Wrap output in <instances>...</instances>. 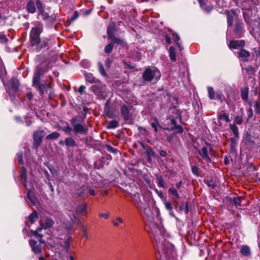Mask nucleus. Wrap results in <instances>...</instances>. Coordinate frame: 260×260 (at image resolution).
Segmentation results:
<instances>
[{"label":"nucleus","instance_id":"e433bc0d","mask_svg":"<svg viewBox=\"0 0 260 260\" xmlns=\"http://www.w3.org/2000/svg\"><path fill=\"white\" fill-rule=\"evenodd\" d=\"M230 128L233 131L236 137H238V128L235 124H230Z\"/></svg>","mask_w":260,"mask_h":260},{"label":"nucleus","instance_id":"5fc2aeb1","mask_svg":"<svg viewBox=\"0 0 260 260\" xmlns=\"http://www.w3.org/2000/svg\"><path fill=\"white\" fill-rule=\"evenodd\" d=\"M253 111L252 109H249L247 111L248 119L253 118Z\"/></svg>","mask_w":260,"mask_h":260},{"label":"nucleus","instance_id":"ddd939ff","mask_svg":"<svg viewBox=\"0 0 260 260\" xmlns=\"http://www.w3.org/2000/svg\"><path fill=\"white\" fill-rule=\"evenodd\" d=\"M87 209L88 207L86 204H79L76 208V212L78 215L86 216L88 213Z\"/></svg>","mask_w":260,"mask_h":260},{"label":"nucleus","instance_id":"37998d69","mask_svg":"<svg viewBox=\"0 0 260 260\" xmlns=\"http://www.w3.org/2000/svg\"><path fill=\"white\" fill-rule=\"evenodd\" d=\"M99 69L100 73L103 76H106L107 74L105 71L104 68L102 64L101 63H99Z\"/></svg>","mask_w":260,"mask_h":260},{"label":"nucleus","instance_id":"338daca9","mask_svg":"<svg viewBox=\"0 0 260 260\" xmlns=\"http://www.w3.org/2000/svg\"><path fill=\"white\" fill-rule=\"evenodd\" d=\"M157 193H158L159 197H160L164 201H165V200H166V198L165 197V196L163 195V194L161 192H158L157 191Z\"/></svg>","mask_w":260,"mask_h":260},{"label":"nucleus","instance_id":"f257e3e1","mask_svg":"<svg viewBox=\"0 0 260 260\" xmlns=\"http://www.w3.org/2000/svg\"><path fill=\"white\" fill-rule=\"evenodd\" d=\"M140 211L148 222L149 232L153 237L160 260H169L174 255L175 252L173 245L165 237L164 229L160 221L158 210H151L147 205Z\"/></svg>","mask_w":260,"mask_h":260},{"label":"nucleus","instance_id":"774afa93","mask_svg":"<svg viewBox=\"0 0 260 260\" xmlns=\"http://www.w3.org/2000/svg\"><path fill=\"white\" fill-rule=\"evenodd\" d=\"M165 40L168 43V44H171V38L168 37V36H166V37H165Z\"/></svg>","mask_w":260,"mask_h":260},{"label":"nucleus","instance_id":"c9c22d12","mask_svg":"<svg viewBox=\"0 0 260 260\" xmlns=\"http://www.w3.org/2000/svg\"><path fill=\"white\" fill-rule=\"evenodd\" d=\"M172 36H173V39H174V41H175L176 45L180 48V50H181L182 48H181L180 43H179V41L180 39L179 36L176 33L172 34Z\"/></svg>","mask_w":260,"mask_h":260},{"label":"nucleus","instance_id":"a18cd8bd","mask_svg":"<svg viewBox=\"0 0 260 260\" xmlns=\"http://www.w3.org/2000/svg\"><path fill=\"white\" fill-rule=\"evenodd\" d=\"M164 204L165 205L166 208L168 210L171 211L172 210L173 208L172 206V204L170 202H167L166 200H165V201H164Z\"/></svg>","mask_w":260,"mask_h":260},{"label":"nucleus","instance_id":"49530a36","mask_svg":"<svg viewBox=\"0 0 260 260\" xmlns=\"http://www.w3.org/2000/svg\"><path fill=\"white\" fill-rule=\"evenodd\" d=\"M17 157H18V162L22 165L23 164V154L21 152L18 153L17 154Z\"/></svg>","mask_w":260,"mask_h":260},{"label":"nucleus","instance_id":"13d9d810","mask_svg":"<svg viewBox=\"0 0 260 260\" xmlns=\"http://www.w3.org/2000/svg\"><path fill=\"white\" fill-rule=\"evenodd\" d=\"M107 150L109 152L115 153L116 151V149H115L114 148H113L112 147H111L110 146H107Z\"/></svg>","mask_w":260,"mask_h":260},{"label":"nucleus","instance_id":"9d476101","mask_svg":"<svg viewBox=\"0 0 260 260\" xmlns=\"http://www.w3.org/2000/svg\"><path fill=\"white\" fill-rule=\"evenodd\" d=\"M207 91L209 94V98L210 100H216L221 102H222V99L221 94L218 92H215L212 87H208Z\"/></svg>","mask_w":260,"mask_h":260},{"label":"nucleus","instance_id":"f8f14e48","mask_svg":"<svg viewBox=\"0 0 260 260\" xmlns=\"http://www.w3.org/2000/svg\"><path fill=\"white\" fill-rule=\"evenodd\" d=\"M132 106L131 105H123L121 107V114L125 120L129 119L131 113V111L132 110Z\"/></svg>","mask_w":260,"mask_h":260},{"label":"nucleus","instance_id":"39448f33","mask_svg":"<svg viewBox=\"0 0 260 260\" xmlns=\"http://www.w3.org/2000/svg\"><path fill=\"white\" fill-rule=\"evenodd\" d=\"M43 74V71L42 68L38 67L36 69L32 79L33 85L39 90L41 95L43 94L44 88V86L40 83V76Z\"/></svg>","mask_w":260,"mask_h":260},{"label":"nucleus","instance_id":"603ef678","mask_svg":"<svg viewBox=\"0 0 260 260\" xmlns=\"http://www.w3.org/2000/svg\"><path fill=\"white\" fill-rule=\"evenodd\" d=\"M36 5H37L38 10L40 12H42L43 11V5H42L41 2L40 1H37L36 2Z\"/></svg>","mask_w":260,"mask_h":260},{"label":"nucleus","instance_id":"ea45409f","mask_svg":"<svg viewBox=\"0 0 260 260\" xmlns=\"http://www.w3.org/2000/svg\"><path fill=\"white\" fill-rule=\"evenodd\" d=\"M242 198L241 197H237L236 198L234 197L233 198V203L236 206H240L241 203V201Z\"/></svg>","mask_w":260,"mask_h":260},{"label":"nucleus","instance_id":"864d4df0","mask_svg":"<svg viewBox=\"0 0 260 260\" xmlns=\"http://www.w3.org/2000/svg\"><path fill=\"white\" fill-rule=\"evenodd\" d=\"M192 172L196 176H199V169L196 167L193 166L191 168Z\"/></svg>","mask_w":260,"mask_h":260},{"label":"nucleus","instance_id":"8fccbe9b","mask_svg":"<svg viewBox=\"0 0 260 260\" xmlns=\"http://www.w3.org/2000/svg\"><path fill=\"white\" fill-rule=\"evenodd\" d=\"M234 122L236 123V124H242V122H243V120H242V118L241 117L239 116H237L236 117L235 119V121Z\"/></svg>","mask_w":260,"mask_h":260},{"label":"nucleus","instance_id":"5701e85b","mask_svg":"<svg viewBox=\"0 0 260 260\" xmlns=\"http://www.w3.org/2000/svg\"><path fill=\"white\" fill-rule=\"evenodd\" d=\"M147 159L148 161H151L152 158L155 156V152L150 148H148L146 150V151Z\"/></svg>","mask_w":260,"mask_h":260},{"label":"nucleus","instance_id":"f03ea898","mask_svg":"<svg viewBox=\"0 0 260 260\" xmlns=\"http://www.w3.org/2000/svg\"><path fill=\"white\" fill-rule=\"evenodd\" d=\"M159 71L155 67H149L145 70L143 74V78L146 81L155 80L157 82L160 78Z\"/></svg>","mask_w":260,"mask_h":260},{"label":"nucleus","instance_id":"7ed1b4c3","mask_svg":"<svg viewBox=\"0 0 260 260\" xmlns=\"http://www.w3.org/2000/svg\"><path fill=\"white\" fill-rule=\"evenodd\" d=\"M43 31V26L39 25L33 27L30 33V41L32 46H35L37 47L40 43V35Z\"/></svg>","mask_w":260,"mask_h":260},{"label":"nucleus","instance_id":"09e8293b","mask_svg":"<svg viewBox=\"0 0 260 260\" xmlns=\"http://www.w3.org/2000/svg\"><path fill=\"white\" fill-rule=\"evenodd\" d=\"M254 109L256 113H260V106L258 102H255L254 105Z\"/></svg>","mask_w":260,"mask_h":260},{"label":"nucleus","instance_id":"a211bd4d","mask_svg":"<svg viewBox=\"0 0 260 260\" xmlns=\"http://www.w3.org/2000/svg\"><path fill=\"white\" fill-rule=\"evenodd\" d=\"M19 85V81L16 78H13L10 82V89H8V92L10 93V90H12L13 92H16Z\"/></svg>","mask_w":260,"mask_h":260},{"label":"nucleus","instance_id":"0eeeda50","mask_svg":"<svg viewBox=\"0 0 260 260\" xmlns=\"http://www.w3.org/2000/svg\"><path fill=\"white\" fill-rule=\"evenodd\" d=\"M70 220L71 221L68 222V223L65 224L66 228L69 230L73 229L74 224L76 223H78L82 229V230L84 232V233L86 232V228L84 226V225L81 223V220L77 217L74 214H73L70 216Z\"/></svg>","mask_w":260,"mask_h":260},{"label":"nucleus","instance_id":"bb28decb","mask_svg":"<svg viewBox=\"0 0 260 260\" xmlns=\"http://www.w3.org/2000/svg\"><path fill=\"white\" fill-rule=\"evenodd\" d=\"M27 10L28 11V12L31 13H34L36 11V7L35 6V4L33 2H29L27 4Z\"/></svg>","mask_w":260,"mask_h":260},{"label":"nucleus","instance_id":"473e14b6","mask_svg":"<svg viewBox=\"0 0 260 260\" xmlns=\"http://www.w3.org/2000/svg\"><path fill=\"white\" fill-rule=\"evenodd\" d=\"M59 137V134L54 132L47 135L46 139L48 140L56 139Z\"/></svg>","mask_w":260,"mask_h":260},{"label":"nucleus","instance_id":"c85d7f7f","mask_svg":"<svg viewBox=\"0 0 260 260\" xmlns=\"http://www.w3.org/2000/svg\"><path fill=\"white\" fill-rule=\"evenodd\" d=\"M48 41L49 39L48 38H44L42 41L40 40V44L38 45L37 48L38 50H40L42 48L46 47L48 43Z\"/></svg>","mask_w":260,"mask_h":260},{"label":"nucleus","instance_id":"1a4fd4ad","mask_svg":"<svg viewBox=\"0 0 260 260\" xmlns=\"http://www.w3.org/2000/svg\"><path fill=\"white\" fill-rule=\"evenodd\" d=\"M53 245L55 247L57 245H60L66 250L68 251L70 247V237L69 236L66 237L64 240L58 239V238H54L53 239Z\"/></svg>","mask_w":260,"mask_h":260},{"label":"nucleus","instance_id":"c756f323","mask_svg":"<svg viewBox=\"0 0 260 260\" xmlns=\"http://www.w3.org/2000/svg\"><path fill=\"white\" fill-rule=\"evenodd\" d=\"M170 52L169 56L171 60L173 61L176 60V53L175 51V49L173 46L170 47Z\"/></svg>","mask_w":260,"mask_h":260},{"label":"nucleus","instance_id":"423d86ee","mask_svg":"<svg viewBox=\"0 0 260 260\" xmlns=\"http://www.w3.org/2000/svg\"><path fill=\"white\" fill-rule=\"evenodd\" d=\"M80 120V117L78 116H76L72 119L71 123L74 127V130L76 133H86L88 131V128L85 124H81Z\"/></svg>","mask_w":260,"mask_h":260},{"label":"nucleus","instance_id":"0e129e2a","mask_svg":"<svg viewBox=\"0 0 260 260\" xmlns=\"http://www.w3.org/2000/svg\"><path fill=\"white\" fill-rule=\"evenodd\" d=\"M3 71L6 73L5 70L4 69V67L3 64H0V76L2 77V75L3 74Z\"/></svg>","mask_w":260,"mask_h":260},{"label":"nucleus","instance_id":"72a5a7b5","mask_svg":"<svg viewBox=\"0 0 260 260\" xmlns=\"http://www.w3.org/2000/svg\"><path fill=\"white\" fill-rule=\"evenodd\" d=\"M38 214L36 212H34L32 213L29 216V221L31 223H33L35 221H36V220L38 219Z\"/></svg>","mask_w":260,"mask_h":260},{"label":"nucleus","instance_id":"4be33fe9","mask_svg":"<svg viewBox=\"0 0 260 260\" xmlns=\"http://www.w3.org/2000/svg\"><path fill=\"white\" fill-rule=\"evenodd\" d=\"M115 43H116L121 46H125L126 44V42L120 38H117L113 36V38H110Z\"/></svg>","mask_w":260,"mask_h":260},{"label":"nucleus","instance_id":"4d7b16f0","mask_svg":"<svg viewBox=\"0 0 260 260\" xmlns=\"http://www.w3.org/2000/svg\"><path fill=\"white\" fill-rule=\"evenodd\" d=\"M99 217L104 218L105 219H108L109 217V213H100L99 215Z\"/></svg>","mask_w":260,"mask_h":260},{"label":"nucleus","instance_id":"a19ab883","mask_svg":"<svg viewBox=\"0 0 260 260\" xmlns=\"http://www.w3.org/2000/svg\"><path fill=\"white\" fill-rule=\"evenodd\" d=\"M39 18L45 20H46L49 17V15L47 13L44 12L42 11L40 12V13L39 14Z\"/></svg>","mask_w":260,"mask_h":260},{"label":"nucleus","instance_id":"3c124183","mask_svg":"<svg viewBox=\"0 0 260 260\" xmlns=\"http://www.w3.org/2000/svg\"><path fill=\"white\" fill-rule=\"evenodd\" d=\"M63 131H64L66 134H70V133L72 131V128L69 125H67L66 127H64L61 128Z\"/></svg>","mask_w":260,"mask_h":260},{"label":"nucleus","instance_id":"69168bd1","mask_svg":"<svg viewBox=\"0 0 260 260\" xmlns=\"http://www.w3.org/2000/svg\"><path fill=\"white\" fill-rule=\"evenodd\" d=\"M111 62V59L109 58H107L105 62V66L107 67H109Z\"/></svg>","mask_w":260,"mask_h":260},{"label":"nucleus","instance_id":"20e7f679","mask_svg":"<svg viewBox=\"0 0 260 260\" xmlns=\"http://www.w3.org/2000/svg\"><path fill=\"white\" fill-rule=\"evenodd\" d=\"M54 222L53 221L49 218H47L45 220H42L40 222L41 226L38 228L36 231H31V233L32 235L35 236L37 238H38L39 241L41 242V239L42 237V235L39 234V232L43 229H48L51 227Z\"/></svg>","mask_w":260,"mask_h":260},{"label":"nucleus","instance_id":"b1692460","mask_svg":"<svg viewBox=\"0 0 260 260\" xmlns=\"http://www.w3.org/2000/svg\"><path fill=\"white\" fill-rule=\"evenodd\" d=\"M198 2L200 5L201 7L206 12H210L212 9V8L211 6H206L203 0H198Z\"/></svg>","mask_w":260,"mask_h":260},{"label":"nucleus","instance_id":"f704fd0d","mask_svg":"<svg viewBox=\"0 0 260 260\" xmlns=\"http://www.w3.org/2000/svg\"><path fill=\"white\" fill-rule=\"evenodd\" d=\"M241 97L244 101H247L248 99V89L245 88L241 90Z\"/></svg>","mask_w":260,"mask_h":260},{"label":"nucleus","instance_id":"f3484780","mask_svg":"<svg viewBox=\"0 0 260 260\" xmlns=\"http://www.w3.org/2000/svg\"><path fill=\"white\" fill-rule=\"evenodd\" d=\"M249 56L250 53L245 49H241L239 52V57L242 61H247Z\"/></svg>","mask_w":260,"mask_h":260},{"label":"nucleus","instance_id":"052dcab7","mask_svg":"<svg viewBox=\"0 0 260 260\" xmlns=\"http://www.w3.org/2000/svg\"><path fill=\"white\" fill-rule=\"evenodd\" d=\"M85 87L84 86H83V85H81L79 87V92L81 94H82V93L85 92Z\"/></svg>","mask_w":260,"mask_h":260},{"label":"nucleus","instance_id":"58836bf2","mask_svg":"<svg viewBox=\"0 0 260 260\" xmlns=\"http://www.w3.org/2000/svg\"><path fill=\"white\" fill-rule=\"evenodd\" d=\"M123 222V220L121 217H117L115 220L113 221V224L116 226H118L119 225L120 223H122Z\"/></svg>","mask_w":260,"mask_h":260},{"label":"nucleus","instance_id":"6ab92c4d","mask_svg":"<svg viewBox=\"0 0 260 260\" xmlns=\"http://www.w3.org/2000/svg\"><path fill=\"white\" fill-rule=\"evenodd\" d=\"M115 23L114 22H111L109 24L107 28V35L109 39L110 38H113V36H114V32L115 31Z\"/></svg>","mask_w":260,"mask_h":260},{"label":"nucleus","instance_id":"2eb2a0df","mask_svg":"<svg viewBox=\"0 0 260 260\" xmlns=\"http://www.w3.org/2000/svg\"><path fill=\"white\" fill-rule=\"evenodd\" d=\"M198 152L203 159H205L207 162L211 161L210 158L208 155V149L207 147H203L201 150H198Z\"/></svg>","mask_w":260,"mask_h":260},{"label":"nucleus","instance_id":"aec40b11","mask_svg":"<svg viewBox=\"0 0 260 260\" xmlns=\"http://www.w3.org/2000/svg\"><path fill=\"white\" fill-rule=\"evenodd\" d=\"M27 172L24 167H21V179L26 188L28 189V185L26 184Z\"/></svg>","mask_w":260,"mask_h":260},{"label":"nucleus","instance_id":"6e6552de","mask_svg":"<svg viewBox=\"0 0 260 260\" xmlns=\"http://www.w3.org/2000/svg\"><path fill=\"white\" fill-rule=\"evenodd\" d=\"M133 200L135 201L136 206L139 210H142L145 207L147 206L148 201L143 196L136 194L134 196Z\"/></svg>","mask_w":260,"mask_h":260},{"label":"nucleus","instance_id":"2f4dec72","mask_svg":"<svg viewBox=\"0 0 260 260\" xmlns=\"http://www.w3.org/2000/svg\"><path fill=\"white\" fill-rule=\"evenodd\" d=\"M118 124L119 122L117 121L113 120L108 123V127L109 128L114 129L116 128L118 126Z\"/></svg>","mask_w":260,"mask_h":260},{"label":"nucleus","instance_id":"4468645a","mask_svg":"<svg viewBox=\"0 0 260 260\" xmlns=\"http://www.w3.org/2000/svg\"><path fill=\"white\" fill-rule=\"evenodd\" d=\"M245 45V42L243 40H236L231 41L229 43V47L233 49H239L241 47H244Z\"/></svg>","mask_w":260,"mask_h":260},{"label":"nucleus","instance_id":"a878e982","mask_svg":"<svg viewBox=\"0 0 260 260\" xmlns=\"http://www.w3.org/2000/svg\"><path fill=\"white\" fill-rule=\"evenodd\" d=\"M64 143L69 147H74L76 145L75 141L71 137L66 138L64 141Z\"/></svg>","mask_w":260,"mask_h":260},{"label":"nucleus","instance_id":"cd10ccee","mask_svg":"<svg viewBox=\"0 0 260 260\" xmlns=\"http://www.w3.org/2000/svg\"><path fill=\"white\" fill-rule=\"evenodd\" d=\"M86 80L88 82L92 83L96 82L97 80L95 78L93 75L90 73H87L85 74Z\"/></svg>","mask_w":260,"mask_h":260},{"label":"nucleus","instance_id":"4c0bfd02","mask_svg":"<svg viewBox=\"0 0 260 260\" xmlns=\"http://www.w3.org/2000/svg\"><path fill=\"white\" fill-rule=\"evenodd\" d=\"M113 44L112 43H109V44L106 46L105 48V52L108 54L111 53L113 50Z\"/></svg>","mask_w":260,"mask_h":260},{"label":"nucleus","instance_id":"79ce46f5","mask_svg":"<svg viewBox=\"0 0 260 260\" xmlns=\"http://www.w3.org/2000/svg\"><path fill=\"white\" fill-rule=\"evenodd\" d=\"M169 192L175 196L176 198L179 199L180 198L179 194H178L177 190L174 188H170L169 189Z\"/></svg>","mask_w":260,"mask_h":260},{"label":"nucleus","instance_id":"680f3d73","mask_svg":"<svg viewBox=\"0 0 260 260\" xmlns=\"http://www.w3.org/2000/svg\"><path fill=\"white\" fill-rule=\"evenodd\" d=\"M243 27L241 24H237L236 28L235 29V31L236 32H238L239 31H240L242 29Z\"/></svg>","mask_w":260,"mask_h":260},{"label":"nucleus","instance_id":"393cba45","mask_svg":"<svg viewBox=\"0 0 260 260\" xmlns=\"http://www.w3.org/2000/svg\"><path fill=\"white\" fill-rule=\"evenodd\" d=\"M241 252L244 256H248L250 254V248L248 246L244 245L241 248Z\"/></svg>","mask_w":260,"mask_h":260},{"label":"nucleus","instance_id":"412c9836","mask_svg":"<svg viewBox=\"0 0 260 260\" xmlns=\"http://www.w3.org/2000/svg\"><path fill=\"white\" fill-rule=\"evenodd\" d=\"M31 186L29 188L28 187V192H27V198L30 202L32 205H36V198L34 196L32 192L30 191Z\"/></svg>","mask_w":260,"mask_h":260},{"label":"nucleus","instance_id":"7c9ffc66","mask_svg":"<svg viewBox=\"0 0 260 260\" xmlns=\"http://www.w3.org/2000/svg\"><path fill=\"white\" fill-rule=\"evenodd\" d=\"M76 195L79 197L84 198L86 196V193L85 192V188L81 187L78 189L76 192Z\"/></svg>","mask_w":260,"mask_h":260},{"label":"nucleus","instance_id":"bf43d9fd","mask_svg":"<svg viewBox=\"0 0 260 260\" xmlns=\"http://www.w3.org/2000/svg\"><path fill=\"white\" fill-rule=\"evenodd\" d=\"M158 124V122H156V123H154V122H152L151 123V126L154 128V131L155 132H157V125Z\"/></svg>","mask_w":260,"mask_h":260},{"label":"nucleus","instance_id":"dca6fc26","mask_svg":"<svg viewBox=\"0 0 260 260\" xmlns=\"http://www.w3.org/2000/svg\"><path fill=\"white\" fill-rule=\"evenodd\" d=\"M29 244L34 253L36 254H39L41 252V245L39 244H38L37 241L31 240L29 241Z\"/></svg>","mask_w":260,"mask_h":260},{"label":"nucleus","instance_id":"6e6d98bb","mask_svg":"<svg viewBox=\"0 0 260 260\" xmlns=\"http://www.w3.org/2000/svg\"><path fill=\"white\" fill-rule=\"evenodd\" d=\"M176 129L178 133H181L183 132V128L180 125H176L174 127H172V129Z\"/></svg>","mask_w":260,"mask_h":260},{"label":"nucleus","instance_id":"e2e57ef3","mask_svg":"<svg viewBox=\"0 0 260 260\" xmlns=\"http://www.w3.org/2000/svg\"><path fill=\"white\" fill-rule=\"evenodd\" d=\"M245 70L247 72L253 73L254 72V69L251 66L248 67Z\"/></svg>","mask_w":260,"mask_h":260},{"label":"nucleus","instance_id":"de8ad7c7","mask_svg":"<svg viewBox=\"0 0 260 260\" xmlns=\"http://www.w3.org/2000/svg\"><path fill=\"white\" fill-rule=\"evenodd\" d=\"M157 184L158 186L161 187H164L165 186V183L161 177L158 178Z\"/></svg>","mask_w":260,"mask_h":260},{"label":"nucleus","instance_id":"9b49d317","mask_svg":"<svg viewBox=\"0 0 260 260\" xmlns=\"http://www.w3.org/2000/svg\"><path fill=\"white\" fill-rule=\"evenodd\" d=\"M45 135L44 131L42 130L38 131L34 134V146L38 147L42 142V138Z\"/></svg>","mask_w":260,"mask_h":260},{"label":"nucleus","instance_id":"c03bdc74","mask_svg":"<svg viewBox=\"0 0 260 260\" xmlns=\"http://www.w3.org/2000/svg\"><path fill=\"white\" fill-rule=\"evenodd\" d=\"M219 118L221 120H224L226 122H229L230 119L228 115L225 113H223L222 114L219 115Z\"/></svg>","mask_w":260,"mask_h":260}]
</instances>
